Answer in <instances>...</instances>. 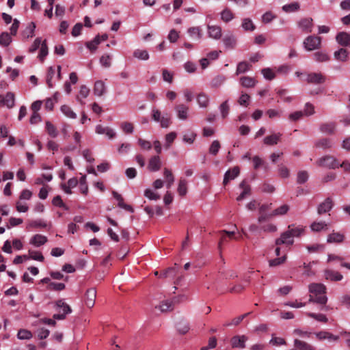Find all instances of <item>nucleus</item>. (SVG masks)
Wrapping results in <instances>:
<instances>
[{
  "label": "nucleus",
  "instance_id": "nucleus-1",
  "mask_svg": "<svg viewBox=\"0 0 350 350\" xmlns=\"http://www.w3.org/2000/svg\"><path fill=\"white\" fill-rule=\"evenodd\" d=\"M310 293L309 301L314 302L322 306H325L327 301V297L325 295L326 287L325 285L319 283H312L309 286Z\"/></svg>",
  "mask_w": 350,
  "mask_h": 350
},
{
  "label": "nucleus",
  "instance_id": "nucleus-2",
  "mask_svg": "<svg viewBox=\"0 0 350 350\" xmlns=\"http://www.w3.org/2000/svg\"><path fill=\"white\" fill-rule=\"evenodd\" d=\"M304 229L300 226H295L294 225L288 226V230L282 233L280 237L275 240V245H293L294 242L293 237H299L304 232Z\"/></svg>",
  "mask_w": 350,
  "mask_h": 350
},
{
  "label": "nucleus",
  "instance_id": "nucleus-3",
  "mask_svg": "<svg viewBox=\"0 0 350 350\" xmlns=\"http://www.w3.org/2000/svg\"><path fill=\"white\" fill-rule=\"evenodd\" d=\"M319 167H327L329 169H336L339 167L338 161L331 155L324 156L316 161Z\"/></svg>",
  "mask_w": 350,
  "mask_h": 350
},
{
  "label": "nucleus",
  "instance_id": "nucleus-4",
  "mask_svg": "<svg viewBox=\"0 0 350 350\" xmlns=\"http://www.w3.org/2000/svg\"><path fill=\"white\" fill-rule=\"evenodd\" d=\"M56 306L59 308V314L53 315L55 319L63 320L66 318V314L71 313L70 307L64 302L63 299H59L56 302Z\"/></svg>",
  "mask_w": 350,
  "mask_h": 350
},
{
  "label": "nucleus",
  "instance_id": "nucleus-5",
  "mask_svg": "<svg viewBox=\"0 0 350 350\" xmlns=\"http://www.w3.org/2000/svg\"><path fill=\"white\" fill-rule=\"evenodd\" d=\"M306 81L308 83L315 85L322 84L325 83L326 77L321 72H310L304 75Z\"/></svg>",
  "mask_w": 350,
  "mask_h": 350
},
{
  "label": "nucleus",
  "instance_id": "nucleus-6",
  "mask_svg": "<svg viewBox=\"0 0 350 350\" xmlns=\"http://www.w3.org/2000/svg\"><path fill=\"white\" fill-rule=\"evenodd\" d=\"M321 43V38L315 36H308L304 41V47L309 51L319 49Z\"/></svg>",
  "mask_w": 350,
  "mask_h": 350
},
{
  "label": "nucleus",
  "instance_id": "nucleus-7",
  "mask_svg": "<svg viewBox=\"0 0 350 350\" xmlns=\"http://www.w3.org/2000/svg\"><path fill=\"white\" fill-rule=\"evenodd\" d=\"M247 340L248 338L245 335H237L231 338L230 345L232 348L244 349Z\"/></svg>",
  "mask_w": 350,
  "mask_h": 350
},
{
  "label": "nucleus",
  "instance_id": "nucleus-8",
  "mask_svg": "<svg viewBox=\"0 0 350 350\" xmlns=\"http://www.w3.org/2000/svg\"><path fill=\"white\" fill-rule=\"evenodd\" d=\"M96 297V291L94 288H89L85 295V304L87 307L91 308L94 306Z\"/></svg>",
  "mask_w": 350,
  "mask_h": 350
},
{
  "label": "nucleus",
  "instance_id": "nucleus-9",
  "mask_svg": "<svg viewBox=\"0 0 350 350\" xmlns=\"http://www.w3.org/2000/svg\"><path fill=\"white\" fill-rule=\"evenodd\" d=\"M334 206V202L329 197L327 198L323 202H321L317 207V213L319 215L329 212Z\"/></svg>",
  "mask_w": 350,
  "mask_h": 350
},
{
  "label": "nucleus",
  "instance_id": "nucleus-10",
  "mask_svg": "<svg viewBox=\"0 0 350 350\" xmlns=\"http://www.w3.org/2000/svg\"><path fill=\"white\" fill-rule=\"evenodd\" d=\"M336 129V123L335 122H326L321 124L319 130L321 133L327 135H333Z\"/></svg>",
  "mask_w": 350,
  "mask_h": 350
},
{
  "label": "nucleus",
  "instance_id": "nucleus-11",
  "mask_svg": "<svg viewBox=\"0 0 350 350\" xmlns=\"http://www.w3.org/2000/svg\"><path fill=\"white\" fill-rule=\"evenodd\" d=\"M0 105L12 108L14 105V95L12 92H8L5 96L0 95Z\"/></svg>",
  "mask_w": 350,
  "mask_h": 350
},
{
  "label": "nucleus",
  "instance_id": "nucleus-12",
  "mask_svg": "<svg viewBox=\"0 0 350 350\" xmlns=\"http://www.w3.org/2000/svg\"><path fill=\"white\" fill-rule=\"evenodd\" d=\"M174 109L176 112L177 117L180 120H185L187 119L189 110V107L184 104H178L175 106Z\"/></svg>",
  "mask_w": 350,
  "mask_h": 350
},
{
  "label": "nucleus",
  "instance_id": "nucleus-13",
  "mask_svg": "<svg viewBox=\"0 0 350 350\" xmlns=\"http://www.w3.org/2000/svg\"><path fill=\"white\" fill-rule=\"evenodd\" d=\"M338 43L342 46H350V33L342 31L336 36Z\"/></svg>",
  "mask_w": 350,
  "mask_h": 350
},
{
  "label": "nucleus",
  "instance_id": "nucleus-14",
  "mask_svg": "<svg viewBox=\"0 0 350 350\" xmlns=\"http://www.w3.org/2000/svg\"><path fill=\"white\" fill-rule=\"evenodd\" d=\"M239 172L240 170L239 167H234L232 169L228 170L224 174L223 184L226 185L230 180H233L237 177L239 174Z\"/></svg>",
  "mask_w": 350,
  "mask_h": 350
},
{
  "label": "nucleus",
  "instance_id": "nucleus-15",
  "mask_svg": "<svg viewBox=\"0 0 350 350\" xmlns=\"http://www.w3.org/2000/svg\"><path fill=\"white\" fill-rule=\"evenodd\" d=\"M161 166V161L159 156L152 157L148 161V168L152 172L159 171Z\"/></svg>",
  "mask_w": 350,
  "mask_h": 350
},
{
  "label": "nucleus",
  "instance_id": "nucleus-16",
  "mask_svg": "<svg viewBox=\"0 0 350 350\" xmlns=\"http://www.w3.org/2000/svg\"><path fill=\"white\" fill-rule=\"evenodd\" d=\"M239 187L243 190L241 194L237 198V201L243 200L247 196L250 195L251 187L245 180H243L239 185Z\"/></svg>",
  "mask_w": 350,
  "mask_h": 350
},
{
  "label": "nucleus",
  "instance_id": "nucleus-17",
  "mask_svg": "<svg viewBox=\"0 0 350 350\" xmlns=\"http://www.w3.org/2000/svg\"><path fill=\"white\" fill-rule=\"evenodd\" d=\"M222 40L226 48L230 49H233L235 48L237 44V39L232 33H228L226 34L224 36Z\"/></svg>",
  "mask_w": 350,
  "mask_h": 350
},
{
  "label": "nucleus",
  "instance_id": "nucleus-18",
  "mask_svg": "<svg viewBox=\"0 0 350 350\" xmlns=\"http://www.w3.org/2000/svg\"><path fill=\"white\" fill-rule=\"evenodd\" d=\"M208 33L210 38L218 40L221 36V28L217 25H208Z\"/></svg>",
  "mask_w": 350,
  "mask_h": 350
},
{
  "label": "nucleus",
  "instance_id": "nucleus-19",
  "mask_svg": "<svg viewBox=\"0 0 350 350\" xmlns=\"http://www.w3.org/2000/svg\"><path fill=\"white\" fill-rule=\"evenodd\" d=\"M282 134L280 133H273L271 135L267 136L264 138V144L267 146H273L278 144L280 142Z\"/></svg>",
  "mask_w": 350,
  "mask_h": 350
},
{
  "label": "nucleus",
  "instance_id": "nucleus-20",
  "mask_svg": "<svg viewBox=\"0 0 350 350\" xmlns=\"http://www.w3.org/2000/svg\"><path fill=\"white\" fill-rule=\"evenodd\" d=\"M96 132L98 134H105L109 139H113L116 136V133L113 130L108 126L97 125L96 127Z\"/></svg>",
  "mask_w": 350,
  "mask_h": 350
},
{
  "label": "nucleus",
  "instance_id": "nucleus-21",
  "mask_svg": "<svg viewBox=\"0 0 350 350\" xmlns=\"http://www.w3.org/2000/svg\"><path fill=\"white\" fill-rule=\"evenodd\" d=\"M312 21L311 18H305L300 20L298 25L304 31L309 33L312 31Z\"/></svg>",
  "mask_w": 350,
  "mask_h": 350
},
{
  "label": "nucleus",
  "instance_id": "nucleus-22",
  "mask_svg": "<svg viewBox=\"0 0 350 350\" xmlns=\"http://www.w3.org/2000/svg\"><path fill=\"white\" fill-rule=\"evenodd\" d=\"M345 239V235L340 232H333L327 237V242L328 243H340Z\"/></svg>",
  "mask_w": 350,
  "mask_h": 350
},
{
  "label": "nucleus",
  "instance_id": "nucleus-23",
  "mask_svg": "<svg viewBox=\"0 0 350 350\" xmlns=\"http://www.w3.org/2000/svg\"><path fill=\"white\" fill-rule=\"evenodd\" d=\"M47 241L48 239L46 237L40 234H37L31 239L30 243L36 247H40L45 244L47 242Z\"/></svg>",
  "mask_w": 350,
  "mask_h": 350
},
{
  "label": "nucleus",
  "instance_id": "nucleus-24",
  "mask_svg": "<svg viewBox=\"0 0 350 350\" xmlns=\"http://www.w3.org/2000/svg\"><path fill=\"white\" fill-rule=\"evenodd\" d=\"M314 334L316 336L317 338L319 340H323L325 339L327 340H337L338 339V336H334L332 334L325 332V331H321L319 332L314 333Z\"/></svg>",
  "mask_w": 350,
  "mask_h": 350
},
{
  "label": "nucleus",
  "instance_id": "nucleus-25",
  "mask_svg": "<svg viewBox=\"0 0 350 350\" xmlns=\"http://www.w3.org/2000/svg\"><path fill=\"white\" fill-rule=\"evenodd\" d=\"M221 239L219 242V247L221 248V245L224 244L225 242H227L229 239H238L237 237H234V232L232 231H227V230H222L221 231Z\"/></svg>",
  "mask_w": 350,
  "mask_h": 350
},
{
  "label": "nucleus",
  "instance_id": "nucleus-26",
  "mask_svg": "<svg viewBox=\"0 0 350 350\" xmlns=\"http://www.w3.org/2000/svg\"><path fill=\"white\" fill-rule=\"evenodd\" d=\"M294 347L299 350H315L312 345L299 339H295Z\"/></svg>",
  "mask_w": 350,
  "mask_h": 350
},
{
  "label": "nucleus",
  "instance_id": "nucleus-27",
  "mask_svg": "<svg viewBox=\"0 0 350 350\" xmlns=\"http://www.w3.org/2000/svg\"><path fill=\"white\" fill-rule=\"evenodd\" d=\"M325 276L327 280L332 281H340L343 278L342 274L333 270H326L325 271Z\"/></svg>",
  "mask_w": 350,
  "mask_h": 350
},
{
  "label": "nucleus",
  "instance_id": "nucleus-28",
  "mask_svg": "<svg viewBox=\"0 0 350 350\" xmlns=\"http://www.w3.org/2000/svg\"><path fill=\"white\" fill-rule=\"evenodd\" d=\"M234 18V14L228 7L225 8L221 12V19L224 23H228Z\"/></svg>",
  "mask_w": 350,
  "mask_h": 350
},
{
  "label": "nucleus",
  "instance_id": "nucleus-29",
  "mask_svg": "<svg viewBox=\"0 0 350 350\" xmlns=\"http://www.w3.org/2000/svg\"><path fill=\"white\" fill-rule=\"evenodd\" d=\"M106 90L105 85L102 81H97L94 83V94L98 96H103Z\"/></svg>",
  "mask_w": 350,
  "mask_h": 350
},
{
  "label": "nucleus",
  "instance_id": "nucleus-30",
  "mask_svg": "<svg viewBox=\"0 0 350 350\" xmlns=\"http://www.w3.org/2000/svg\"><path fill=\"white\" fill-rule=\"evenodd\" d=\"M240 83L243 87L250 88L254 87L257 81L250 77H242L240 78Z\"/></svg>",
  "mask_w": 350,
  "mask_h": 350
},
{
  "label": "nucleus",
  "instance_id": "nucleus-31",
  "mask_svg": "<svg viewBox=\"0 0 350 350\" xmlns=\"http://www.w3.org/2000/svg\"><path fill=\"white\" fill-rule=\"evenodd\" d=\"M187 32L189 36L193 39L200 40L202 37V29L199 27H190Z\"/></svg>",
  "mask_w": 350,
  "mask_h": 350
},
{
  "label": "nucleus",
  "instance_id": "nucleus-32",
  "mask_svg": "<svg viewBox=\"0 0 350 350\" xmlns=\"http://www.w3.org/2000/svg\"><path fill=\"white\" fill-rule=\"evenodd\" d=\"M315 146L319 148L327 149L332 147V141L329 138H321L316 142Z\"/></svg>",
  "mask_w": 350,
  "mask_h": 350
},
{
  "label": "nucleus",
  "instance_id": "nucleus-33",
  "mask_svg": "<svg viewBox=\"0 0 350 350\" xmlns=\"http://www.w3.org/2000/svg\"><path fill=\"white\" fill-rule=\"evenodd\" d=\"M197 102L200 107H207L209 103V98L204 93H200L197 96Z\"/></svg>",
  "mask_w": 350,
  "mask_h": 350
},
{
  "label": "nucleus",
  "instance_id": "nucleus-34",
  "mask_svg": "<svg viewBox=\"0 0 350 350\" xmlns=\"http://www.w3.org/2000/svg\"><path fill=\"white\" fill-rule=\"evenodd\" d=\"M348 51L344 48H341L339 50L334 52V57L339 61L345 62L347 59Z\"/></svg>",
  "mask_w": 350,
  "mask_h": 350
},
{
  "label": "nucleus",
  "instance_id": "nucleus-35",
  "mask_svg": "<svg viewBox=\"0 0 350 350\" xmlns=\"http://www.w3.org/2000/svg\"><path fill=\"white\" fill-rule=\"evenodd\" d=\"M252 65L247 62H239L237 67L236 75H239L245 73L250 69Z\"/></svg>",
  "mask_w": 350,
  "mask_h": 350
},
{
  "label": "nucleus",
  "instance_id": "nucleus-36",
  "mask_svg": "<svg viewBox=\"0 0 350 350\" xmlns=\"http://www.w3.org/2000/svg\"><path fill=\"white\" fill-rule=\"evenodd\" d=\"M163 175H164V177L166 179V182H167L166 186H167V188L170 189L172 187V185H173L174 182V175L172 174L171 170H170L167 168H164Z\"/></svg>",
  "mask_w": 350,
  "mask_h": 350
},
{
  "label": "nucleus",
  "instance_id": "nucleus-37",
  "mask_svg": "<svg viewBox=\"0 0 350 350\" xmlns=\"http://www.w3.org/2000/svg\"><path fill=\"white\" fill-rule=\"evenodd\" d=\"M133 57L140 60H148L149 54L146 50L136 49L133 52Z\"/></svg>",
  "mask_w": 350,
  "mask_h": 350
},
{
  "label": "nucleus",
  "instance_id": "nucleus-38",
  "mask_svg": "<svg viewBox=\"0 0 350 350\" xmlns=\"http://www.w3.org/2000/svg\"><path fill=\"white\" fill-rule=\"evenodd\" d=\"M100 43V38L97 35L92 41L86 42L85 45L92 52L96 51L97 46Z\"/></svg>",
  "mask_w": 350,
  "mask_h": 350
},
{
  "label": "nucleus",
  "instance_id": "nucleus-39",
  "mask_svg": "<svg viewBox=\"0 0 350 350\" xmlns=\"http://www.w3.org/2000/svg\"><path fill=\"white\" fill-rule=\"evenodd\" d=\"M187 182L184 178H180L178 183V193L180 196H184L187 192Z\"/></svg>",
  "mask_w": 350,
  "mask_h": 350
},
{
  "label": "nucleus",
  "instance_id": "nucleus-40",
  "mask_svg": "<svg viewBox=\"0 0 350 350\" xmlns=\"http://www.w3.org/2000/svg\"><path fill=\"white\" fill-rule=\"evenodd\" d=\"M46 131L51 137H56L58 135L56 127L49 121L46 122Z\"/></svg>",
  "mask_w": 350,
  "mask_h": 350
},
{
  "label": "nucleus",
  "instance_id": "nucleus-41",
  "mask_svg": "<svg viewBox=\"0 0 350 350\" xmlns=\"http://www.w3.org/2000/svg\"><path fill=\"white\" fill-rule=\"evenodd\" d=\"M62 112L68 118L75 119L77 114L72 111V109L66 105H64L61 107Z\"/></svg>",
  "mask_w": 350,
  "mask_h": 350
},
{
  "label": "nucleus",
  "instance_id": "nucleus-42",
  "mask_svg": "<svg viewBox=\"0 0 350 350\" xmlns=\"http://www.w3.org/2000/svg\"><path fill=\"white\" fill-rule=\"evenodd\" d=\"M156 308H159L161 312H167L173 310V302L170 300L163 301L159 306H156Z\"/></svg>",
  "mask_w": 350,
  "mask_h": 350
},
{
  "label": "nucleus",
  "instance_id": "nucleus-43",
  "mask_svg": "<svg viewBox=\"0 0 350 350\" xmlns=\"http://www.w3.org/2000/svg\"><path fill=\"white\" fill-rule=\"evenodd\" d=\"M35 29V23L33 22L30 23L26 29L23 31V36L27 38L33 37Z\"/></svg>",
  "mask_w": 350,
  "mask_h": 350
},
{
  "label": "nucleus",
  "instance_id": "nucleus-44",
  "mask_svg": "<svg viewBox=\"0 0 350 350\" xmlns=\"http://www.w3.org/2000/svg\"><path fill=\"white\" fill-rule=\"evenodd\" d=\"M277 94L284 102L291 103L293 100V97L288 94V91L285 89L278 90Z\"/></svg>",
  "mask_w": 350,
  "mask_h": 350
},
{
  "label": "nucleus",
  "instance_id": "nucleus-45",
  "mask_svg": "<svg viewBox=\"0 0 350 350\" xmlns=\"http://www.w3.org/2000/svg\"><path fill=\"white\" fill-rule=\"evenodd\" d=\"M327 224L324 221H314L311 224L310 228L312 231L319 232L322 230L327 229Z\"/></svg>",
  "mask_w": 350,
  "mask_h": 350
},
{
  "label": "nucleus",
  "instance_id": "nucleus-46",
  "mask_svg": "<svg viewBox=\"0 0 350 350\" xmlns=\"http://www.w3.org/2000/svg\"><path fill=\"white\" fill-rule=\"evenodd\" d=\"M314 59L318 62H324L329 60V57L327 54L322 51H317L314 53Z\"/></svg>",
  "mask_w": 350,
  "mask_h": 350
},
{
  "label": "nucleus",
  "instance_id": "nucleus-47",
  "mask_svg": "<svg viewBox=\"0 0 350 350\" xmlns=\"http://www.w3.org/2000/svg\"><path fill=\"white\" fill-rule=\"evenodd\" d=\"M219 110L222 118L225 119L228 116L230 111V107L228 100H225L220 105Z\"/></svg>",
  "mask_w": 350,
  "mask_h": 350
},
{
  "label": "nucleus",
  "instance_id": "nucleus-48",
  "mask_svg": "<svg viewBox=\"0 0 350 350\" xmlns=\"http://www.w3.org/2000/svg\"><path fill=\"white\" fill-rule=\"evenodd\" d=\"M289 210V206L287 204H283L281 206L275 208L272 213L271 215L278 216L285 215Z\"/></svg>",
  "mask_w": 350,
  "mask_h": 350
},
{
  "label": "nucleus",
  "instance_id": "nucleus-49",
  "mask_svg": "<svg viewBox=\"0 0 350 350\" xmlns=\"http://www.w3.org/2000/svg\"><path fill=\"white\" fill-rule=\"evenodd\" d=\"M306 315L310 318H312L319 322L327 323L328 319L325 314H317L313 312H308Z\"/></svg>",
  "mask_w": 350,
  "mask_h": 350
},
{
  "label": "nucleus",
  "instance_id": "nucleus-50",
  "mask_svg": "<svg viewBox=\"0 0 350 350\" xmlns=\"http://www.w3.org/2000/svg\"><path fill=\"white\" fill-rule=\"evenodd\" d=\"M245 31H254L256 29L255 25L250 18H244L241 25Z\"/></svg>",
  "mask_w": 350,
  "mask_h": 350
},
{
  "label": "nucleus",
  "instance_id": "nucleus-51",
  "mask_svg": "<svg viewBox=\"0 0 350 350\" xmlns=\"http://www.w3.org/2000/svg\"><path fill=\"white\" fill-rule=\"evenodd\" d=\"M176 328L178 332L181 334H185L189 330V325L185 321H180L177 323Z\"/></svg>",
  "mask_w": 350,
  "mask_h": 350
},
{
  "label": "nucleus",
  "instance_id": "nucleus-52",
  "mask_svg": "<svg viewBox=\"0 0 350 350\" xmlns=\"http://www.w3.org/2000/svg\"><path fill=\"white\" fill-rule=\"evenodd\" d=\"M12 42L10 34L7 32H3L0 36V44L3 46H8Z\"/></svg>",
  "mask_w": 350,
  "mask_h": 350
},
{
  "label": "nucleus",
  "instance_id": "nucleus-53",
  "mask_svg": "<svg viewBox=\"0 0 350 350\" xmlns=\"http://www.w3.org/2000/svg\"><path fill=\"white\" fill-rule=\"evenodd\" d=\"M47 226L46 223L42 219H38L31 221L27 225V228H46Z\"/></svg>",
  "mask_w": 350,
  "mask_h": 350
},
{
  "label": "nucleus",
  "instance_id": "nucleus-54",
  "mask_svg": "<svg viewBox=\"0 0 350 350\" xmlns=\"http://www.w3.org/2000/svg\"><path fill=\"white\" fill-rule=\"evenodd\" d=\"M120 128L124 133L126 134H131L133 132V125L132 123L129 122H123L120 124Z\"/></svg>",
  "mask_w": 350,
  "mask_h": 350
},
{
  "label": "nucleus",
  "instance_id": "nucleus-55",
  "mask_svg": "<svg viewBox=\"0 0 350 350\" xmlns=\"http://www.w3.org/2000/svg\"><path fill=\"white\" fill-rule=\"evenodd\" d=\"M66 286L64 283L50 282L47 286L48 290L50 291H62L65 288Z\"/></svg>",
  "mask_w": 350,
  "mask_h": 350
},
{
  "label": "nucleus",
  "instance_id": "nucleus-56",
  "mask_svg": "<svg viewBox=\"0 0 350 350\" xmlns=\"http://www.w3.org/2000/svg\"><path fill=\"white\" fill-rule=\"evenodd\" d=\"M250 314L251 312H247L241 316H239L233 319L230 323L225 324V326L238 325L245 317H247Z\"/></svg>",
  "mask_w": 350,
  "mask_h": 350
},
{
  "label": "nucleus",
  "instance_id": "nucleus-57",
  "mask_svg": "<svg viewBox=\"0 0 350 350\" xmlns=\"http://www.w3.org/2000/svg\"><path fill=\"white\" fill-rule=\"evenodd\" d=\"M47 54H48V46L46 45V42L44 40L41 44L40 51L38 57L41 61H43L44 59L45 58V57L47 55Z\"/></svg>",
  "mask_w": 350,
  "mask_h": 350
},
{
  "label": "nucleus",
  "instance_id": "nucleus-58",
  "mask_svg": "<svg viewBox=\"0 0 350 350\" xmlns=\"http://www.w3.org/2000/svg\"><path fill=\"white\" fill-rule=\"evenodd\" d=\"M89 93H90V89L86 85H82L80 87L79 96H77V100L79 101H80V103L81 104H83V103L80 100L79 96H81L82 98H85L89 95Z\"/></svg>",
  "mask_w": 350,
  "mask_h": 350
},
{
  "label": "nucleus",
  "instance_id": "nucleus-59",
  "mask_svg": "<svg viewBox=\"0 0 350 350\" xmlns=\"http://www.w3.org/2000/svg\"><path fill=\"white\" fill-rule=\"evenodd\" d=\"M308 179V174L306 171H300L297 174V182L299 184L306 183Z\"/></svg>",
  "mask_w": 350,
  "mask_h": 350
},
{
  "label": "nucleus",
  "instance_id": "nucleus-60",
  "mask_svg": "<svg viewBox=\"0 0 350 350\" xmlns=\"http://www.w3.org/2000/svg\"><path fill=\"white\" fill-rule=\"evenodd\" d=\"M220 147L219 142L218 140H214L209 148V152L212 154L216 155L218 153Z\"/></svg>",
  "mask_w": 350,
  "mask_h": 350
},
{
  "label": "nucleus",
  "instance_id": "nucleus-61",
  "mask_svg": "<svg viewBox=\"0 0 350 350\" xmlns=\"http://www.w3.org/2000/svg\"><path fill=\"white\" fill-rule=\"evenodd\" d=\"M286 256H283L280 258H276L275 259L270 260L269 262V265L270 267H276L283 264L286 261Z\"/></svg>",
  "mask_w": 350,
  "mask_h": 350
},
{
  "label": "nucleus",
  "instance_id": "nucleus-62",
  "mask_svg": "<svg viewBox=\"0 0 350 350\" xmlns=\"http://www.w3.org/2000/svg\"><path fill=\"white\" fill-rule=\"evenodd\" d=\"M225 81V77L224 76H217L213 79L211 81V86L213 88L219 87Z\"/></svg>",
  "mask_w": 350,
  "mask_h": 350
},
{
  "label": "nucleus",
  "instance_id": "nucleus-63",
  "mask_svg": "<svg viewBox=\"0 0 350 350\" xmlns=\"http://www.w3.org/2000/svg\"><path fill=\"white\" fill-rule=\"evenodd\" d=\"M299 8V5L298 3H293L290 4L285 5L282 7V10L286 12H295L298 10Z\"/></svg>",
  "mask_w": 350,
  "mask_h": 350
},
{
  "label": "nucleus",
  "instance_id": "nucleus-64",
  "mask_svg": "<svg viewBox=\"0 0 350 350\" xmlns=\"http://www.w3.org/2000/svg\"><path fill=\"white\" fill-rule=\"evenodd\" d=\"M29 253L30 255L29 258L33 260H38L40 262H43L44 260L43 255L39 252L29 250Z\"/></svg>",
  "mask_w": 350,
  "mask_h": 350
}]
</instances>
